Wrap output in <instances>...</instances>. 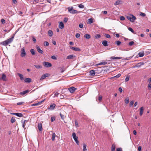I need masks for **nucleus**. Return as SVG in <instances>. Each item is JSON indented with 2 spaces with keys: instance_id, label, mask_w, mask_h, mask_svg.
Here are the masks:
<instances>
[{
  "instance_id": "nucleus-51",
  "label": "nucleus",
  "mask_w": 151,
  "mask_h": 151,
  "mask_svg": "<svg viewBox=\"0 0 151 151\" xmlns=\"http://www.w3.org/2000/svg\"><path fill=\"white\" fill-rule=\"evenodd\" d=\"M105 37L107 38H110V36L109 34H105Z\"/></svg>"
},
{
  "instance_id": "nucleus-43",
  "label": "nucleus",
  "mask_w": 151,
  "mask_h": 151,
  "mask_svg": "<svg viewBox=\"0 0 151 151\" xmlns=\"http://www.w3.org/2000/svg\"><path fill=\"white\" fill-rule=\"evenodd\" d=\"M115 43L117 45L119 46L120 45L121 42L119 41H116Z\"/></svg>"
},
{
  "instance_id": "nucleus-2",
  "label": "nucleus",
  "mask_w": 151,
  "mask_h": 151,
  "mask_svg": "<svg viewBox=\"0 0 151 151\" xmlns=\"http://www.w3.org/2000/svg\"><path fill=\"white\" fill-rule=\"evenodd\" d=\"M68 9L69 12L72 14H77L78 13V11L76 10L73 9V7H68Z\"/></svg>"
},
{
  "instance_id": "nucleus-18",
  "label": "nucleus",
  "mask_w": 151,
  "mask_h": 151,
  "mask_svg": "<svg viewBox=\"0 0 151 151\" xmlns=\"http://www.w3.org/2000/svg\"><path fill=\"white\" fill-rule=\"evenodd\" d=\"M48 35L50 37H52L53 35L52 31L51 30H48Z\"/></svg>"
},
{
  "instance_id": "nucleus-49",
  "label": "nucleus",
  "mask_w": 151,
  "mask_h": 151,
  "mask_svg": "<svg viewBox=\"0 0 151 151\" xmlns=\"http://www.w3.org/2000/svg\"><path fill=\"white\" fill-rule=\"evenodd\" d=\"M55 119V117H51V122H53Z\"/></svg>"
},
{
  "instance_id": "nucleus-15",
  "label": "nucleus",
  "mask_w": 151,
  "mask_h": 151,
  "mask_svg": "<svg viewBox=\"0 0 151 151\" xmlns=\"http://www.w3.org/2000/svg\"><path fill=\"white\" fill-rule=\"evenodd\" d=\"M59 27L60 29H62L64 27V25L62 22H61L59 23Z\"/></svg>"
},
{
  "instance_id": "nucleus-24",
  "label": "nucleus",
  "mask_w": 151,
  "mask_h": 151,
  "mask_svg": "<svg viewBox=\"0 0 151 151\" xmlns=\"http://www.w3.org/2000/svg\"><path fill=\"white\" fill-rule=\"evenodd\" d=\"M74 56L73 55H68V56L67 57L66 59H72L74 58Z\"/></svg>"
},
{
  "instance_id": "nucleus-57",
  "label": "nucleus",
  "mask_w": 151,
  "mask_h": 151,
  "mask_svg": "<svg viewBox=\"0 0 151 151\" xmlns=\"http://www.w3.org/2000/svg\"><path fill=\"white\" fill-rule=\"evenodd\" d=\"M80 36V34L78 33H76V37L77 38L79 37Z\"/></svg>"
},
{
  "instance_id": "nucleus-56",
  "label": "nucleus",
  "mask_w": 151,
  "mask_h": 151,
  "mask_svg": "<svg viewBox=\"0 0 151 151\" xmlns=\"http://www.w3.org/2000/svg\"><path fill=\"white\" fill-rule=\"evenodd\" d=\"M68 21V18H67L66 17V18H65L64 19L63 21L65 22L66 23V22H67Z\"/></svg>"
},
{
  "instance_id": "nucleus-47",
  "label": "nucleus",
  "mask_w": 151,
  "mask_h": 151,
  "mask_svg": "<svg viewBox=\"0 0 151 151\" xmlns=\"http://www.w3.org/2000/svg\"><path fill=\"white\" fill-rule=\"evenodd\" d=\"M134 44V42L132 41L129 42V46H132Z\"/></svg>"
},
{
  "instance_id": "nucleus-5",
  "label": "nucleus",
  "mask_w": 151,
  "mask_h": 151,
  "mask_svg": "<svg viewBox=\"0 0 151 151\" xmlns=\"http://www.w3.org/2000/svg\"><path fill=\"white\" fill-rule=\"evenodd\" d=\"M27 55V53L25 52V49L24 47L22 48L21 50V54L20 56L22 57H25Z\"/></svg>"
},
{
  "instance_id": "nucleus-11",
  "label": "nucleus",
  "mask_w": 151,
  "mask_h": 151,
  "mask_svg": "<svg viewBox=\"0 0 151 151\" xmlns=\"http://www.w3.org/2000/svg\"><path fill=\"white\" fill-rule=\"evenodd\" d=\"M36 48L37 49V50L40 53H41L42 54H43V51L40 49V47H39L38 46H36Z\"/></svg>"
},
{
  "instance_id": "nucleus-27",
  "label": "nucleus",
  "mask_w": 151,
  "mask_h": 151,
  "mask_svg": "<svg viewBox=\"0 0 151 151\" xmlns=\"http://www.w3.org/2000/svg\"><path fill=\"white\" fill-rule=\"evenodd\" d=\"M107 64V62L106 61H104L103 62H101L99 63V64H97L96 65H105L106 64Z\"/></svg>"
},
{
  "instance_id": "nucleus-61",
  "label": "nucleus",
  "mask_w": 151,
  "mask_h": 151,
  "mask_svg": "<svg viewBox=\"0 0 151 151\" xmlns=\"http://www.w3.org/2000/svg\"><path fill=\"white\" fill-rule=\"evenodd\" d=\"M79 27L81 28H83V24L82 23H80L79 24Z\"/></svg>"
},
{
  "instance_id": "nucleus-31",
  "label": "nucleus",
  "mask_w": 151,
  "mask_h": 151,
  "mask_svg": "<svg viewBox=\"0 0 151 151\" xmlns=\"http://www.w3.org/2000/svg\"><path fill=\"white\" fill-rule=\"evenodd\" d=\"M10 121L12 123L15 122L16 121L15 118L13 117H12Z\"/></svg>"
},
{
  "instance_id": "nucleus-16",
  "label": "nucleus",
  "mask_w": 151,
  "mask_h": 151,
  "mask_svg": "<svg viewBox=\"0 0 151 151\" xmlns=\"http://www.w3.org/2000/svg\"><path fill=\"white\" fill-rule=\"evenodd\" d=\"M1 79L3 81H6V76L4 73H3L2 74V77H1Z\"/></svg>"
},
{
  "instance_id": "nucleus-28",
  "label": "nucleus",
  "mask_w": 151,
  "mask_h": 151,
  "mask_svg": "<svg viewBox=\"0 0 151 151\" xmlns=\"http://www.w3.org/2000/svg\"><path fill=\"white\" fill-rule=\"evenodd\" d=\"M84 37L86 39H89L90 38L91 36L90 35L88 34H86L84 36Z\"/></svg>"
},
{
  "instance_id": "nucleus-32",
  "label": "nucleus",
  "mask_w": 151,
  "mask_h": 151,
  "mask_svg": "<svg viewBox=\"0 0 151 151\" xmlns=\"http://www.w3.org/2000/svg\"><path fill=\"white\" fill-rule=\"evenodd\" d=\"M83 151H87V149H86V145L85 144H84L83 145Z\"/></svg>"
},
{
  "instance_id": "nucleus-19",
  "label": "nucleus",
  "mask_w": 151,
  "mask_h": 151,
  "mask_svg": "<svg viewBox=\"0 0 151 151\" xmlns=\"http://www.w3.org/2000/svg\"><path fill=\"white\" fill-rule=\"evenodd\" d=\"M102 44L104 46H107L109 45L108 44L106 40H104L102 42Z\"/></svg>"
},
{
  "instance_id": "nucleus-3",
  "label": "nucleus",
  "mask_w": 151,
  "mask_h": 151,
  "mask_svg": "<svg viewBox=\"0 0 151 151\" xmlns=\"http://www.w3.org/2000/svg\"><path fill=\"white\" fill-rule=\"evenodd\" d=\"M129 15L132 16V17H131L129 16H127V19L130 21V22H134L135 20L136 19V17L132 14H129Z\"/></svg>"
},
{
  "instance_id": "nucleus-58",
  "label": "nucleus",
  "mask_w": 151,
  "mask_h": 151,
  "mask_svg": "<svg viewBox=\"0 0 151 151\" xmlns=\"http://www.w3.org/2000/svg\"><path fill=\"white\" fill-rule=\"evenodd\" d=\"M51 58L53 59L56 60L57 59V58L54 55L51 56Z\"/></svg>"
},
{
  "instance_id": "nucleus-44",
  "label": "nucleus",
  "mask_w": 151,
  "mask_h": 151,
  "mask_svg": "<svg viewBox=\"0 0 151 151\" xmlns=\"http://www.w3.org/2000/svg\"><path fill=\"white\" fill-rule=\"evenodd\" d=\"M41 103V102H39L37 103L34 104H32V106H36L40 105Z\"/></svg>"
},
{
  "instance_id": "nucleus-20",
  "label": "nucleus",
  "mask_w": 151,
  "mask_h": 151,
  "mask_svg": "<svg viewBox=\"0 0 151 151\" xmlns=\"http://www.w3.org/2000/svg\"><path fill=\"white\" fill-rule=\"evenodd\" d=\"M48 74H45L43 75L40 78V80H42L46 78V77L48 76Z\"/></svg>"
},
{
  "instance_id": "nucleus-37",
  "label": "nucleus",
  "mask_w": 151,
  "mask_h": 151,
  "mask_svg": "<svg viewBox=\"0 0 151 151\" xmlns=\"http://www.w3.org/2000/svg\"><path fill=\"white\" fill-rule=\"evenodd\" d=\"M121 74H120V73H119L118 74H117V75H116V76L112 77L111 78H119L121 76Z\"/></svg>"
},
{
  "instance_id": "nucleus-41",
  "label": "nucleus",
  "mask_w": 151,
  "mask_h": 151,
  "mask_svg": "<svg viewBox=\"0 0 151 151\" xmlns=\"http://www.w3.org/2000/svg\"><path fill=\"white\" fill-rule=\"evenodd\" d=\"M95 37L96 39L99 38L101 37V35L100 34H97L95 35Z\"/></svg>"
},
{
  "instance_id": "nucleus-55",
  "label": "nucleus",
  "mask_w": 151,
  "mask_h": 151,
  "mask_svg": "<svg viewBox=\"0 0 151 151\" xmlns=\"http://www.w3.org/2000/svg\"><path fill=\"white\" fill-rule=\"evenodd\" d=\"M24 104V102H19L17 103V105H20L22 104Z\"/></svg>"
},
{
  "instance_id": "nucleus-12",
  "label": "nucleus",
  "mask_w": 151,
  "mask_h": 151,
  "mask_svg": "<svg viewBox=\"0 0 151 151\" xmlns=\"http://www.w3.org/2000/svg\"><path fill=\"white\" fill-rule=\"evenodd\" d=\"M12 114L16 115L19 117H22L23 116V114L21 113H13Z\"/></svg>"
},
{
  "instance_id": "nucleus-42",
  "label": "nucleus",
  "mask_w": 151,
  "mask_h": 151,
  "mask_svg": "<svg viewBox=\"0 0 151 151\" xmlns=\"http://www.w3.org/2000/svg\"><path fill=\"white\" fill-rule=\"evenodd\" d=\"M88 22L89 24L92 23L93 22V19L92 18L88 19Z\"/></svg>"
},
{
  "instance_id": "nucleus-17",
  "label": "nucleus",
  "mask_w": 151,
  "mask_h": 151,
  "mask_svg": "<svg viewBox=\"0 0 151 151\" xmlns=\"http://www.w3.org/2000/svg\"><path fill=\"white\" fill-rule=\"evenodd\" d=\"M31 81V79L29 78H26L24 80V81L26 83H30Z\"/></svg>"
},
{
  "instance_id": "nucleus-7",
  "label": "nucleus",
  "mask_w": 151,
  "mask_h": 151,
  "mask_svg": "<svg viewBox=\"0 0 151 151\" xmlns=\"http://www.w3.org/2000/svg\"><path fill=\"white\" fill-rule=\"evenodd\" d=\"M43 65L44 66L46 67H50L52 66V64L51 63L46 62H45L43 63Z\"/></svg>"
},
{
  "instance_id": "nucleus-1",
  "label": "nucleus",
  "mask_w": 151,
  "mask_h": 151,
  "mask_svg": "<svg viewBox=\"0 0 151 151\" xmlns=\"http://www.w3.org/2000/svg\"><path fill=\"white\" fill-rule=\"evenodd\" d=\"M14 36L9 38L7 40L1 42L0 44L4 46H6L8 44L11 43L13 41Z\"/></svg>"
},
{
  "instance_id": "nucleus-21",
  "label": "nucleus",
  "mask_w": 151,
  "mask_h": 151,
  "mask_svg": "<svg viewBox=\"0 0 151 151\" xmlns=\"http://www.w3.org/2000/svg\"><path fill=\"white\" fill-rule=\"evenodd\" d=\"M140 111L139 113V115L140 116H142L143 113L144 111V108L143 107H142L140 109Z\"/></svg>"
},
{
  "instance_id": "nucleus-6",
  "label": "nucleus",
  "mask_w": 151,
  "mask_h": 151,
  "mask_svg": "<svg viewBox=\"0 0 151 151\" xmlns=\"http://www.w3.org/2000/svg\"><path fill=\"white\" fill-rule=\"evenodd\" d=\"M144 64V63L143 62H140L138 63L137 65H134L132 67V68H135L137 67H139L141 65H143Z\"/></svg>"
},
{
  "instance_id": "nucleus-62",
  "label": "nucleus",
  "mask_w": 151,
  "mask_h": 151,
  "mask_svg": "<svg viewBox=\"0 0 151 151\" xmlns=\"http://www.w3.org/2000/svg\"><path fill=\"white\" fill-rule=\"evenodd\" d=\"M120 19L121 20H124L125 19V18L123 16H121L120 17Z\"/></svg>"
},
{
  "instance_id": "nucleus-60",
  "label": "nucleus",
  "mask_w": 151,
  "mask_h": 151,
  "mask_svg": "<svg viewBox=\"0 0 151 151\" xmlns=\"http://www.w3.org/2000/svg\"><path fill=\"white\" fill-rule=\"evenodd\" d=\"M59 94V93H58V92L55 93L54 96H53V98H54L55 97V96H58Z\"/></svg>"
},
{
  "instance_id": "nucleus-38",
  "label": "nucleus",
  "mask_w": 151,
  "mask_h": 151,
  "mask_svg": "<svg viewBox=\"0 0 151 151\" xmlns=\"http://www.w3.org/2000/svg\"><path fill=\"white\" fill-rule=\"evenodd\" d=\"M44 45L45 46H47L49 45V43L47 42V41H45L44 42Z\"/></svg>"
},
{
  "instance_id": "nucleus-33",
  "label": "nucleus",
  "mask_w": 151,
  "mask_h": 151,
  "mask_svg": "<svg viewBox=\"0 0 151 151\" xmlns=\"http://www.w3.org/2000/svg\"><path fill=\"white\" fill-rule=\"evenodd\" d=\"M27 121L25 120H24V121H21V122H22V127L23 128H24V127H25V122H27Z\"/></svg>"
},
{
  "instance_id": "nucleus-46",
  "label": "nucleus",
  "mask_w": 151,
  "mask_h": 151,
  "mask_svg": "<svg viewBox=\"0 0 151 151\" xmlns=\"http://www.w3.org/2000/svg\"><path fill=\"white\" fill-rule=\"evenodd\" d=\"M60 116L62 119H64L65 118V116L64 115L62 114L61 113L60 114Z\"/></svg>"
},
{
  "instance_id": "nucleus-22",
  "label": "nucleus",
  "mask_w": 151,
  "mask_h": 151,
  "mask_svg": "<svg viewBox=\"0 0 151 151\" xmlns=\"http://www.w3.org/2000/svg\"><path fill=\"white\" fill-rule=\"evenodd\" d=\"M18 75L19 76V77H20V78L21 81H23L24 80V78L23 77V76L22 74L19 73H18Z\"/></svg>"
},
{
  "instance_id": "nucleus-14",
  "label": "nucleus",
  "mask_w": 151,
  "mask_h": 151,
  "mask_svg": "<svg viewBox=\"0 0 151 151\" xmlns=\"http://www.w3.org/2000/svg\"><path fill=\"white\" fill-rule=\"evenodd\" d=\"M38 129L40 131H42V124L40 123H39L37 126Z\"/></svg>"
},
{
  "instance_id": "nucleus-8",
  "label": "nucleus",
  "mask_w": 151,
  "mask_h": 151,
  "mask_svg": "<svg viewBox=\"0 0 151 151\" xmlns=\"http://www.w3.org/2000/svg\"><path fill=\"white\" fill-rule=\"evenodd\" d=\"M76 88L74 87H71L68 88V90L71 93H73L76 89Z\"/></svg>"
},
{
  "instance_id": "nucleus-34",
  "label": "nucleus",
  "mask_w": 151,
  "mask_h": 151,
  "mask_svg": "<svg viewBox=\"0 0 151 151\" xmlns=\"http://www.w3.org/2000/svg\"><path fill=\"white\" fill-rule=\"evenodd\" d=\"M30 52L32 55H35V52L34 49H31L30 50Z\"/></svg>"
},
{
  "instance_id": "nucleus-13",
  "label": "nucleus",
  "mask_w": 151,
  "mask_h": 151,
  "mask_svg": "<svg viewBox=\"0 0 151 151\" xmlns=\"http://www.w3.org/2000/svg\"><path fill=\"white\" fill-rule=\"evenodd\" d=\"M122 1L120 0L117 1L114 3L115 5H116L119 4H122Z\"/></svg>"
},
{
  "instance_id": "nucleus-59",
  "label": "nucleus",
  "mask_w": 151,
  "mask_h": 151,
  "mask_svg": "<svg viewBox=\"0 0 151 151\" xmlns=\"http://www.w3.org/2000/svg\"><path fill=\"white\" fill-rule=\"evenodd\" d=\"M134 101H130L129 105L130 106H132L134 104Z\"/></svg>"
},
{
  "instance_id": "nucleus-52",
  "label": "nucleus",
  "mask_w": 151,
  "mask_h": 151,
  "mask_svg": "<svg viewBox=\"0 0 151 151\" xmlns=\"http://www.w3.org/2000/svg\"><path fill=\"white\" fill-rule=\"evenodd\" d=\"M129 76H127L125 79V81L127 82L129 81Z\"/></svg>"
},
{
  "instance_id": "nucleus-25",
  "label": "nucleus",
  "mask_w": 151,
  "mask_h": 151,
  "mask_svg": "<svg viewBox=\"0 0 151 151\" xmlns=\"http://www.w3.org/2000/svg\"><path fill=\"white\" fill-rule=\"evenodd\" d=\"M121 57H111L110 58V59H121Z\"/></svg>"
},
{
  "instance_id": "nucleus-63",
  "label": "nucleus",
  "mask_w": 151,
  "mask_h": 151,
  "mask_svg": "<svg viewBox=\"0 0 151 151\" xmlns=\"http://www.w3.org/2000/svg\"><path fill=\"white\" fill-rule=\"evenodd\" d=\"M122 149L121 148H119L116 149V151H122Z\"/></svg>"
},
{
  "instance_id": "nucleus-10",
  "label": "nucleus",
  "mask_w": 151,
  "mask_h": 151,
  "mask_svg": "<svg viewBox=\"0 0 151 151\" xmlns=\"http://www.w3.org/2000/svg\"><path fill=\"white\" fill-rule=\"evenodd\" d=\"M55 106L56 105L54 104H51L48 109L51 110H53L54 109Z\"/></svg>"
},
{
  "instance_id": "nucleus-30",
  "label": "nucleus",
  "mask_w": 151,
  "mask_h": 151,
  "mask_svg": "<svg viewBox=\"0 0 151 151\" xmlns=\"http://www.w3.org/2000/svg\"><path fill=\"white\" fill-rule=\"evenodd\" d=\"M138 55L139 57H142L144 55V53L140 52L139 53Z\"/></svg>"
},
{
  "instance_id": "nucleus-35",
  "label": "nucleus",
  "mask_w": 151,
  "mask_h": 151,
  "mask_svg": "<svg viewBox=\"0 0 151 151\" xmlns=\"http://www.w3.org/2000/svg\"><path fill=\"white\" fill-rule=\"evenodd\" d=\"M125 103L127 104H128L129 102V99L127 98L124 100Z\"/></svg>"
},
{
  "instance_id": "nucleus-54",
  "label": "nucleus",
  "mask_w": 151,
  "mask_h": 151,
  "mask_svg": "<svg viewBox=\"0 0 151 151\" xmlns=\"http://www.w3.org/2000/svg\"><path fill=\"white\" fill-rule=\"evenodd\" d=\"M102 96H99V97L98 100L99 101H101L102 99Z\"/></svg>"
},
{
  "instance_id": "nucleus-40",
  "label": "nucleus",
  "mask_w": 151,
  "mask_h": 151,
  "mask_svg": "<svg viewBox=\"0 0 151 151\" xmlns=\"http://www.w3.org/2000/svg\"><path fill=\"white\" fill-rule=\"evenodd\" d=\"M34 66L37 69L41 68H42V66L40 65H34Z\"/></svg>"
},
{
  "instance_id": "nucleus-45",
  "label": "nucleus",
  "mask_w": 151,
  "mask_h": 151,
  "mask_svg": "<svg viewBox=\"0 0 151 151\" xmlns=\"http://www.w3.org/2000/svg\"><path fill=\"white\" fill-rule=\"evenodd\" d=\"M78 7L80 8H83L84 6L83 5L80 4L78 5Z\"/></svg>"
},
{
  "instance_id": "nucleus-29",
  "label": "nucleus",
  "mask_w": 151,
  "mask_h": 151,
  "mask_svg": "<svg viewBox=\"0 0 151 151\" xmlns=\"http://www.w3.org/2000/svg\"><path fill=\"white\" fill-rule=\"evenodd\" d=\"M115 145L114 144H113L111 146V151H115Z\"/></svg>"
},
{
  "instance_id": "nucleus-26",
  "label": "nucleus",
  "mask_w": 151,
  "mask_h": 151,
  "mask_svg": "<svg viewBox=\"0 0 151 151\" xmlns=\"http://www.w3.org/2000/svg\"><path fill=\"white\" fill-rule=\"evenodd\" d=\"M90 75L91 76H93L95 75V72L93 70H91L90 71Z\"/></svg>"
},
{
  "instance_id": "nucleus-4",
  "label": "nucleus",
  "mask_w": 151,
  "mask_h": 151,
  "mask_svg": "<svg viewBox=\"0 0 151 151\" xmlns=\"http://www.w3.org/2000/svg\"><path fill=\"white\" fill-rule=\"evenodd\" d=\"M72 136L73 138L74 139L75 141L76 142L78 145H79V143L78 140V137L76 136V134L75 133H73L72 134Z\"/></svg>"
},
{
  "instance_id": "nucleus-53",
  "label": "nucleus",
  "mask_w": 151,
  "mask_h": 151,
  "mask_svg": "<svg viewBox=\"0 0 151 151\" xmlns=\"http://www.w3.org/2000/svg\"><path fill=\"white\" fill-rule=\"evenodd\" d=\"M1 21L2 24H4L5 23V21L4 19H1Z\"/></svg>"
},
{
  "instance_id": "nucleus-64",
  "label": "nucleus",
  "mask_w": 151,
  "mask_h": 151,
  "mask_svg": "<svg viewBox=\"0 0 151 151\" xmlns=\"http://www.w3.org/2000/svg\"><path fill=\"white\" fill-rule=\"evenodd\" d=\"M148 88H149V89H150L151 88V83H149V84H148Z\"/></svg>"
},
{
  "instance_id": "nucleus-39",
  "label": "nucleus",
  "mask_w": 151,
  "mask_h": 151,
  "mask_svg": "<svg viewBox=\"0 0 151 151\" xmlns=\"http://www.w3.org/2000/svg\"><path fill=\"white\" fill-rule=\"evenodd\" d=\"M128 29L129 31H130L132 33H134V34H135V33H134V30L131 27H129Z\"/></svg>"
},
{
  "instance_id": "nucleus-23",
  "label": "nucleus",
  "mask_w": 151,
  "mask_h": 151,
  "mask_svg": "<svg viewBox=\"0 0 151 151\" xmlns=\"http://www.w3.org/2000/svg\"><path fill=\"white\" fill-rule=\"evenodd\" d=\"M29 91L28 90H26L20 92V94L21 95H24L26 94L27 93L29 92Z\"/></svg>"
},
{
  "instance_id": "nucleus-50",
  "label": "nucleus",
  "mask_w": 151,
  "mask_h": 151,
  "mask_svg": "<svg viewBox=\"0 0 151 151\" xmlns=\"http://www.w3.org/2000/svg\"><path fill=\"white\" fill-rule=\"evenodd\" d=\"M32 40L34 42V43H35L36 42V38L33 36H32Z\"/></svg>"
},
{
  "instance_id": "nucleus-48",
  "label": "nucleus",
  "mask_w": 151,
  "mask_h": 151,
  "mask_svg": "<svg viewBox=\"0 0 151 151\" xmlns=\"http://www.w3.org/2000/svg\"><path fill=\"white\" fill-rule=\"evenodd\" d=\"M140 15L142 17H145L146 15V14L145 13H142V12H141L140 14Z\"/></svg>"
},
{
  "instance_id": "nucleus-36",
  "label": "nucleus",
  "mask_w": 151,
  "mask_h": 151,
  "mask_svg": "<svg viewBox=\"0 0 151 151\" xmlns=\"http://www.w3.org/2000/svg\"><path fill=\"white\" fill-rule=\"evenodd\" d=\"M55 136L56 134L55 133H54L52 135V141H54L55 140Z\"/></svg>"
},
{
  "instance_id": "nucleus-9",
  "label": "nucleus",
  "mask_w": 151,
  "mask_h": 151,
  "mask_svg": "<svg viewBox=\"0 0 151 151\" xmlns=\"http://www.w3.org/2000/svg\"><path fill=\"white\" fill-rule=\"evenodd\" d=\"M70 48L73 50L76 51H81V49L78 47H70Z\"/></svg>"
}]
</instances>
